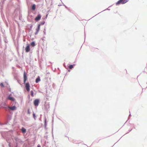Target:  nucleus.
Returning a JSON list of instances; mask_svg holds the SVG:
<instances>
[{
	"mask_svg": "<svg viewBox=\"0 0 147 147\" xmlns=\"http://www.w3.org/2000/svg\"><path fill=\"white\" fill-rule=\"evenodd\" d=\"M31 45L32 47H34L35 46V43L34 41L32 42L31 43Z\"/></svg>",
	"mask_w": 147,
	"mask_h": 147,
	"instance_id": "nucleus-12",
	"label": "nucleus"
},
{
	"mask_svg": "<svg viewBox=\"0 0 147 147\" xmlns=\"http://www.w3.org/2000/svg\"><path fill=\"white\" fill-rule=\"evenodd\" d=\"M36 8V5L34 4H33L32 6L31 9L32 10H34Z\"/></svg>",
	"mask_w": 147,
	"mask_h": 147,
	"instance_id": "nucleus-10",
	"label": "nucleus"
},
{
	"mask_svg": "<svg viewBox=\"0 0 147 147\" xmlns=\"http://www.w3.org/2000/svg\"><path fill=\"white\" fill-rule=\"evenodd\" d=\"M46 29L45 28L44 29V31H43L44 35H45L46 34Z\"/></svg>",
	"mask_w": 147,
	"mask_h": 147,
	"instance_id": "nucleus-16",
	"label": "nucleus"
},
{
	"mask_svg": "<svg viewBox=\"0 0 147 147\" xmlns=\"http://www.w3.org/2000/svg\"><path fill=\"white\" fill-rule=\"evenodd\" d=\"M7 99L12 101H14L15 100V99H14V98H13V97H11L10 96L8 97Z\"/></svg>",
	"mask_w": 147,
	"mask_h": 147,
	"instance_id": "nucleus-8",
	"label": "nucleus"
},
{
	"mask_svg": "<svg viewBox=\"0 0 147 147\" xmlns=\"http://www.w3.org/2000/svg\"><path fill=\"white\" fill-rule=\"evenodd\" d=\"M40 24H39L38 26V27H37V28L36 29V31L35 33V35H36L38 34V33L39 31V30H40Z\"/></svg>",
	"mask_w": 147,
	"mask_h": 147,
	"instance_id": "nucleus-5",
	"label": "nucleus"
},
{
	"mask_svg": "<svg viewBox=\"0 0 147 147\" xmlns=\"http://www.w3.org/2000/svg\"><path fill=\"white\" fill-rule=\"evenodd\" d=\"M24 82V83L25 84V86L27 91L28 92L30 90V85L28 82L25 83L26 80H28L26 74V72L25 71L23 74Z\"/></svg>",
	"mask_w": 147,
	"mask_h": 147,
	"instance_id": "nucleus-1",
	"label": "nucleus"
},
{
	"mask_svg": "<svg viewBox=\"0 0 147 147\" xmlns=\"http://www.w3.org/2000/svg\"><path fill=\"white\" fill-rule=\"evenodd\" d=\"M28 113L29 114L30 113V111L29 109H28Z\"/></svg>",
	"mask_w": 147,
	"mask_h": 147,
	"instance_id": "nucleus-19",
	"label": "nucleus"
},
{
	"mask_svg": "<svg viewBox=\"0 0 147 147\" xmlns=\"http://www.w3.org/2000/svg\"><path fill=\"white\" fill-rule=\"evenodd\" d=\"M5 42L6 43H7V42L6 41V40H5Z\"/></svg>",
	"mask_w": 147,
	"mask_h": 147,
	"instance_id": "nucleus-22",
	"label": "nucleus"
},
{
	"mask_svg": "<svg viewBox=\"0 0 147 147\" xmlns=\"http://www.w3.org/2000/svg\"><path fill=\"white\" fill-rule=\"evenodd\" d=\"M37 147H41V146L40 145L38 144L37 146Z\"/></svg>",
	"mask_w": 147,
	"mask_h": 147,
	"instance_id": "nucleus-21",
	"label": "nucleus"
},
{
	"mask_svg": "<svg viewBox=\"0 0 147 147\" xmlns=\"http://www.w3.org/2000/svg\"><path fill=\"white\" fill-rule=\"evenodd\" d=\"M33 116L34 118L35 119L36 117L35 114L34 113H33Z\"/></svg>",
	"mask_w": 147,
	"mask_h": 147,
	"instance_id": "nucleus-18",
	"label": "nucleus"
},
{
	"mask_svg": "<svg viewBox=\"0 0 147 147\" xmlns=\"http://www.w3.org/2000/svg\"><path fill=\"white\" fill-rule=\"evenodd\" d=\"M0 85L1 87H5L3 83H1L0 84Z\"/></svg>",
	"mask_w": 147,
	"mask_h": 147,
	"instance_id": "nucleus-15",
	"label": "nucleus"
},
{
	"mask_svg": "<svg viewBox=\"0 0 147 147\" xmlns=\"http://www.w3.org/2000/svg\"><path fill=\"white\" fill-rule=\"evenodd\" d=\"M128 0H119L116 3L117 5L120 4H124L128 2Z\"/></svg>",
	"mask_w": 147,
	"mask_h": 147,
	"instance_id": "nucleus-2",
	"label": "nucleus"
},
{
	"mask_svg": "<svg viewBox=\"0 0 147 147\" xmlns=\"http://www.w3.org/2000/svg\"><path fill=\"white\" fill-rule=\"evenodd\" d=\"M39 103V100L38 99H36L34 102V104L35 106H37Z\"/></svg>",
	"mask_w": 147,
	"mask_h": 147,
	"instance_id": "nucleus-3",
	"label": "nucleus"
},
{
	"mask_svg": "<svg viewBox=\"0 0 147 147\" xmlns=\"http://www.w3.org/2000/svg\"><path fill=\"white\" fill-rule=\"evenodd\" d=\"M8 108L12 111H14L16 109V107L15 106L13 107L8 106Z\"/></svg>",
	"mask_w": 147,
	"mask_h": 147,
	"instance_id": "nucleus-6",
	"label": "nucleus"
},
{
	"mask_svg": "<svg viewBox=\"0 0 147 147\" xmlns=\"http://www.w3.org/2000/svg\"><path fill=\"white\" fill-rule=\"evenodd\" d=\"M25 50L26 52H28L30 51V47L29 45H28L25 48Z\"/></svg>",
	"mask_w": 147,
	"mask_h": 147,
	"instance_id": "nucleus-7",
	"label": "nucleus"
},
{
	"mask_svg": "<svg viewBox=\"0 0 147 147\" xmlns=\"http://www.w3.org/2000/svg\"><path fill=\"white\" fill-rule=\"evenodd\" d=\"M45 23V22L44 21L41 22V23H40V25H43Z\"/></svg>",
	"mask_w": 147,
	"mask_h": 147,
	"instance_id": "nucleus-17",
	"label": "nucleus"
},
{
	"mask_svg": "<svg viewBox=\"0 0 147 147\" xmlns=\"http://www.w3.org/2000/svg\"><path fill=\"white\" fill-rule=\"evenodd\" d=\"M31 95L33 97L34 96V92L33 91L31 90L30 92Z\"/></svg>",
	"mask_w": 147,
	"mask_h": 147,
	"instance_id": "nucleus-14",
	"label": "nucleus"
},
{
	"mask_svg": "<svg viewBox=\"0 0 147 147\" xmlns=\"http://www.w3.org/2000/svg\"><path fill=\"white\" fill-rule=\"evenodd\" d=\"M21 130L22 131V132L24 134L26 133V129L24 127H22V128Z\"/></svg>",
	"mask_w": 147,
	"mask_h": 147,
	"instance_id": "nucleus-9",
	"label": "nucleus"
},
{
	"mask_svg": "<svg viewBox=\"0 0 147 147\" xmlns=\"http://www.w3.org/2000/svg\"><path fill=\"white\" fill-rule=\"evenodd\" d=\"M43 38H45V37H43Z\"/></svg>",
	"mask_w": 147,
	"mask_h": 147,
	"instance_id": "nucleus-24",
	"label": "nucleus"
},
{
	"mask_svg": "<svg viewBox=\"0 0 147 147\" xmlns=\"http://www.w3.org/2000/svg\"><path fill=\"white\" fill-rule=\"evenodd\" d=\"M40 81V78H38L36 80V83H38Z\"/></svg>",
	"mask_w": 147,
	"mask_h": 147,
	"instance_id": "nucleus-11",
	"label": "nucleus"
},
{
	"mask_svg": "<svg viewBox=\"0 0 147 147\" xmlns=\"http://www.w3.org/2000/svg\"><path fill=\"white\" fill-rule=\"evenodd\" d=\"M70 65L69 66V68L70 69H71L72 68H73V65Z\"/></svg>",
	"mask_w": 147,
	"mask_h": 147,
	"instance_id": "nucleus-13",
	"label": "nucleus"
},
{
	"mask_svg": "<svg viewBox=\"0 0 147 147\" xmlns=\"http://www.w3.org/2000/svg\"><path fill=\"white\" fill-rule=\"evenodd\" d=\"M64 6L66 8H67H67H68L67 7L66 5H64Z\"/></svg>",
	"mask_w": 147,
	"mask_h": 147,
	"instance_id": "nucleus-20",
	"label": "nucleus"
},
{
	"mask_svg": "<svg viewBox=\"0 0 147 147\" xmlns=\"http://www.w3.org/2000/svg\"><path fill=\"white\" fill-rule=\"evenodd\" d=\"M47 16H48V15H46V18H47Z\"/></svg>",
	"mask_w": 147,
	"mask_h": 147,
	"instance_id": "nucleus-23",
	"label": "nucleus"
},
{
	"mask_svg": "<svg viewBox=\"0 0 147 147\" xmlns=\"http://www.w3.org/2000/svg\"><path fill=\"white\" fill-rule=\"evenodd\" d=\"M41 16L40 14H39L35 18V20L36 21H38L41 19Z\"/></svg>",
	"mask_w": 147,
	"mask_h": 147,
	"instance_id": "nucleus-4",
	"label": "nucleus"
}]
</instances>
